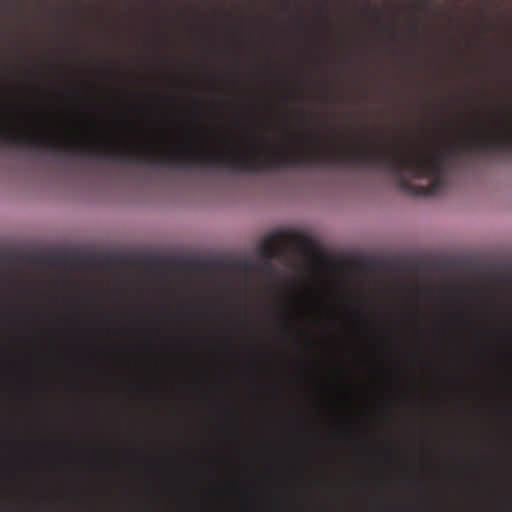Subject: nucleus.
Returning a JSON list of instances; mask_svg holds the SVG:
<instances>
[{
	"label": "nucleus",
	"mask_w": 512,
	"mask_h": 512,
	"mask_svg": "<svg viewBox=\"0 0 512 512\" xmlns=\"http://www.w3.org/2000/svg\"><path fill=\"white\" fill-rule=\"evenodd\" d=\"M512 149V134H491L486 128L481 129L472 138L459 141L457 146L450 148L451 151L462 149L467 152H480L486 150Z\"/></svg>",
	"instance_id": "obj_1"
},
{
	"label": "nucleus",
	"mask_w": 512,
	"mask_h": 512,
	"mask_svg": "<svg viewBox=\"0 0 512 512\" xmlns=\"http://www.w3.org/2000/svg\"><path fill=\"white\" fill-rule=\"evenodd\" d=\"M280 240L281 236L279 233L268 234L265 236L263 244L260 245L259 253L263 261L260 263L261 269L265 271H271L273 266L271 265V259L278 256L280 252Z\"/></svg>",
	"instance_id": "obj_2"
},
{
	"label": "nucleus",
	"mask_w": 512,
	"mask_h": 512,
	"mask_svg": "<svg viewBox=\"0 0 512 512\" xmlns=\"http://www.w3.org/2000/svg\"><path fill=\"white\" fill-rule=\"evenodd\" d=\"M319 140H320L319 135H315L314 137H312V141H314V142H319Z\"/></svg>",
	"instance_id": "obj_3"
},
{
	"label": "nucleus",
	"mask_w": 512,
	"mask_h": 512,
	"mask_svg": "<svg viewBox=\"0 0 512 512\" xmlns=\"http://www.w3.org/2000/svg\"><path fill=\"white\" fill-rule=\"evenodd\" d=\"M356 315H357L358 318H361V319L363 318V314L359 310L356 311Z\"/></svg>",
	"instance_id": "obj_4"
},
{
	"label": "nucleus",
	"mask_w": 512,
	"mask_h": 512,
	"mask_svg": "<svg viewBox=\"0 0 512 512\" xmlns=\"http://www.w3.org/2000/svg\"><path fill=\"white\" fill-rule=\"evenodd\" d=\"M412 28H413V31H415V32L417 31V26H413Z\"/></svg>",
	"instance_id": "obj_5"
}]
</instances>
